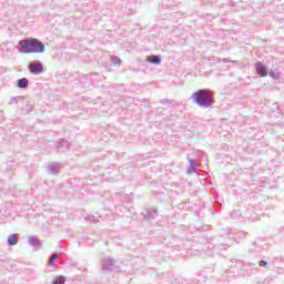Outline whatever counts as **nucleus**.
Returning a JSON list of instances; mask_svg holds the SVG:
<instances>
[{"label": "nucleus", "instance_id": "f03ea898", "mask_svg": "<svg viewBox=\"0 0 284 284\" xmlns=\"http://www.w3.org/2000/svg\"><path fill=\"white\" fill-rule=\"evenodd\" d=\"M193 101L201 108H210L214 105V98L210 94V90L202 89L192 93Z\"/></svg>", "mask_w": 284, "mask_h": 284}, {"label": "nucleus", "instance_id": "9d476101", "mask_svg": "<svg viewBox=\"0 0 284 284\" xmlns=\"http://www.w3.org/2000/svg\"><path fill=\"white\" fill-rule=\"evenodd\" d=\"M30 243H32V245H38V246L41 245V242L34 239H30Z\"/></svg>", "mask_w": 284, "mask_h": 284}, {"label": "nucleus", "instance_id": "7ed1b4c3", "mask_svg": "<svg viewBox=\"0 0 284 284\" xmlns=\"http://www.w3.org/2000/svg\"><path fill=\"white\" fill-rule=\"evenodd\" d=\"M29 70L32 74H41L43 72V64L39 61L30 62Z\"/></svg>", "mask_w": 284, "mask_h": 284}, {"label": "nucleus", "instance_id": "f257e3e1", "mask_svg": "<svg viewBox=\"0 0 284 284\" xmlns=\"http://www.w3.org/2000/svg\"><path fill=\"white\" fill-rule=\"evenodd\" d=\"M20 45L24 54H41L45 52V44L38 39H27L20 41Z\"/></svg>", "mask_w": 284, "mask_h": 284}, {"label": "nucleus", "instance_id": "6e6552de", "mask_svg": "<svg viewBox=\"0 0 284 284\" xmlns=\"http://www.w3.org/2000/svg\"><path fill=\"white\" fill-rule=\"evenodd\" d=\"M59 258V254L54 253L53 255H51V257L49 258V265H54V262Z\"/></svg>", "mask_w": 284, "mask_h": 284}, {"label": "nucleus", "instance_id": "1a4fd4ad", "mask_svg": "<svg viewBox=\"0 0 284 284\" xmlns=\"http://www.w3.org/2000/svg\"><path fill=\"white\" fill-rule=\"evenodd\" d=\"M53 284H65V278L63 276H60L55 281H53Z\"/></svg>", "mask_w": 284, "mask_h": 284}, {"label": "nucleus", "instance_id": "423d86ee", "mask_svg": "<svg viewBox=\"0 0 284 284\" xmlns=\"http://www.w3.org/2000/svg\"><path fill=\"white\" fill-rule=\"evenodd\" d=\"M148 61H149L150 63L159 64V63H161V57H159V55H150V57L148 58Z\"/></svg>", "mask_w": 284, "mask_h": 284}, {"label": "nucleus", "instance_id": "0eeeda50", "mask_svg": "<svg viewBox=\"0 0 284 284\" xmlns=\"http://www.w3.org/2000/svg\"><path fill=\"white\" fill-rule=\"evenodd\" d=\"M17 85H18V88H28V79L22 78V79L18 80Z\"/></svg>", "mask_w": 284, "mask_h": 284}, {"label": "nucleus", "instance_id": "f8f14e48", "mask_svg": "<svg viewBox=\"0 0 284 284\" xmlns=\"http://www.w3.org/2000/svg\"><path fill=\"white\" fill-rule=\"evenodd\" d=\"M270 74H271V77H274V73H273V72H271Z\"/></svg>", "mask_w": 284, "mask_h": 284}, {"label": "nucleus", "instance_id": "9b49d317", "mask_svg": "<svg viewBox=\"0 0 284 284\" xmlns=\"http://www.w3.org/2000/svg\"><path fill=\"white\" fill-rule=\"evenodd\" d=\"M265 265H267V262H265V261L260 262V267H265Z\"/></svg>", "mask_w": 284, "mask_h": 284}, {"label": "nucleus", "instance_id": "39448f33", "mask_svg": "<svg viewBox=\"0 0 284 284\" xmlns=\"http://www.w3.org/2000/svg\"><path fill=\"white\" fill-rule=\"evenodd\" d=\"M7 241L9 245H17V243H19V237L17 234H12L7 239Z\"/></svg>", "mask_w": 284, "mask_h": 284}, {"label": "nucleus", "instance_id": "20e7f679", "mask_svg": "<svg viewBox=\"0 0 284 284\" xmlns=\"http://www.w3.org/2000/svg\"><path fill=\"white\" fill-rule=\"evenodd\" d=\"M255 69L257 74H260V77H267V68L263 63L256 62Z\"/></svg>", "mask_w": 284, "mask_h": 284}]
</instances>
